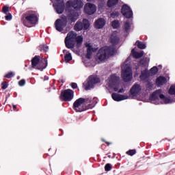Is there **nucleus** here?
Here are the masks:
<instances>
[{
  "instance_id": "1",
  "label": "nucleus",
  "mask_w": 175,
  "mask_h": 175,
  "mask_svg": "<svg viewBox=\"0 0 175 175\" xmlns=\"http://www.w3.org/2000/svg\"><path fill=\"white\" fill-rule=\"evenodd\" d=\"M84 6L81 0H70L66 3V12L68 14V18L72 23H75L80 16V10Z\"/></svg>"
},
{
  "instance_id": "2",
  "label": "nucleus",
  "mask_w": 175,
  "mask_h": 175,
  "mask_svg": "<svg viewBox=\"0 0 175 175\" xmlns=\"http://www.w3.org/2000/svg\"><path fill=\"white\" fill-rule=\"evenodd\" d=\"M96 103H98V98L95 97L93 98L92 97L79 98L74 102L72 109L77 113H81V111L88 110V109L95 107Z\"/></svg>"
},
{
  "instance_id": "3",
  "label": "nucleus",
  "mask_w": 175,
  "mask_h": 175,
  "mask_svg": "<svg viewBox=\"0 0 175 175\" xmlns=\"http://www.w3.org/2000/svg\"><path fill=\"white\" fill-rule=\"evenodd\" d=\"M83 36H77V33L75 31H70L65 38V45L67 49H71L74 53H79V51L75 50V46H76L77 49L81 47L83 44Z\"/></svg>"
},
{
  "instance_id": "4",
  "label": "nucleus",
  "mask_w": 175,
  "mask_h": 175,
  "mask_svg": "<svg viewBox=\"0 0 175 175\" xmlns=\"http://www.w3.org/2000/svg\"><path fill=\"white\" fill-rule=\"evenodd\" d=\"M117 52L116 46H103L99 49L96 55V61L98 62H105V60L109 58L111 55H114Z\"/></svg>"
},
{
  "instance_id": "5",
  "label": "nucleus",
  "mask_w": 175,
  "mask_h": 175,
  "mask_svg": "<svg viewBox=\"0 0 175 175\" xmlns=\"http://www.w3.org/2000/svg\"><path fill=\"white\" fill-rule=\"evenodd\" d=\"M161 94L162 90H158L153 92L150 96L152 103H154V105H167V103H172V102H173V100L165 97V95Z\"/></svg>"
},
{
  "instance_id": "6",
  "label": "nucleus",
  "mask_w": 175,
  "mask_h": 175,
  "mask_svg": "<svg viewBox=\"0 0 175 175\" xmlns=\"http://www.w3.org/2000/svg\"><path fill=\"white\" fill-rule=\"evenodd\" d=\"M107 83L109 88H112L116 92H117V91L119 92V94H124V92H125V90H124V88L119 90L120 77L116 75H111L107 79Z\"/></svg>"
},
{
  "instance_id": "7",
  "label": "nucleus",
  "mask_w": 175,
  "mask_h": 175,
  "mask_svg": "<svg viewBox=\"0 0 175 175\" xmlns=\"http://www.w3.org/2000/svg\"><path fill=\"white\" fill-rule=\"evenodd\" d=\"M25 21L23 24L25 27L31 28V27H35L39 21V18L35 12H29L26 14L25 17Z\"/></svg>"
},
{
  "instance_id": "8",
  "label": "nucleus",
  "mask_w": 175,
  "mask_h": 175,
  "mask_svg": "<svg viewBox=\"0 0 175 175\" xmlns=\"http://www.w3.org/2000/svg\"><path fill=\"white\" fill-rule=\"evenodd\" d=\"M31 68L38 70H43L47 68V59L36 55L31 60Z\"/></svg>"
},
{
  "instance_id": "9",
  "label": "nucleus",
  "mask_w": 175,
  "mask_h": 175,
  "mask_svg": "<svg viewBox=\"0 0 175 175\" xmlns=\"http://www.w3.org/2000/svg\"><path fill=\"white\" fill-rule=\"evenodd\" d=\"M122 77L124 81L132 80V69H131V64H128V60L122 65Z\"/></svg>"
},
{
  "instance_id": "10",
  "label": "nucleus",
  "mask_w": 175,
  "mask_h": 175,
  "mask_svg": "<svg viewBox=\"0 0 175 175\" xmlns=\"http://www.w3.org/2000/svg\"><path fill=\"white\" fill-rule=\"evenodd\" d=\"M100 83V79L96 75H92L88 78V80L83 83L85 90H88L95 87V84Z\"/></svg>"
},
{
  "instance_id": "11",
  "label": "nucleus",
  "mask_w": 175,
  "mask_h": 175,
  "mask_svg": "<svg viewBox=\"0 0 175 175\" xmlns=\"http://www.w3.org/2000/svg\"><path fill=\"white\" fill-rule=\"evenodd\" d=\"M59 98L62 101L70 102L75 98V92L70 89L62 91Z\"/></svg>"
},
{
  "instance_id": "12",
  "label": "nucleus",
  "mask_w": 175,
  "mask_h": 175,
  "mask_svg": "<svg viewBox=\"0 0 175 175\" xmlns=\"http://www.w3.org/2000/svg\"><path fill=\"white\" fill-rule=\"evenodd\" d=\"M66 25H68V17L66 16H62L61 18L57 19L55 22V29L59 32H62Z\"/></svg>"
},
{
  "instance_id": "13",
  "label": "nucleus",
  "mask_w": 175,
  "mask_h": 175,
  "mask_svg": "<svg viewBox=\"0 0 175 175\" xmlns=\"http://www.w3.org/2000/svg\"><path fill=\"white\" fill-rule=\"evenodd\" d=\"M142 94V86L137 83L134 84L130 89L129 98L136 99Z\"/></svg>"
},
{
  "instance_id": "14",
  "label": "nucleus",
  "mask_w": 175,
  "mask_h": 175,
  "mask_svg": "<svg viewBox=\"0 0 175 175\" xmlns=\"http://www.w3.org/2000/svg\"><path fill=\"white\" fill-rule=\"evenodd\" d=\"M150 75L148 72V70L147 68H145L144 71H142L141 75L139 77V79L141 81H143L144 83H148V88H149L150 90L152 88V83L150 82Z\"/></svg>"
},
{
  "instance_id": "15",
  "label": "nucleus",
  "mask_w": 175,
  "mask_h": 175,
  "mask_svg": "<svg viewBox=\"0 0 175 175\" xmlns=\"http://www.w3.org/2000/svg\"><path fill=\"white\" fill-rule=\"evenodd\" d=\"M88 28H90V21L85 18L83 20L82 23L80 21L77 22L74 27V29L77 31H81L83 29L87 30Z\"/></svg>"
},
{
  "instance_id": "16",
  "label": "nucleus",
  "mask_w": 175,
  "mask_h": 175,
  "mask_svg": "<svg viewBox=\"0 0 175 175\" xmlns=\"http://www.w3.org/2000/svg\"><path fill=\"white\" fill-rule=\"evenodd\" d=\"M96 5L92 3H88L84 6V13L88 14V16L95 14V13H96Z\"/></svg>"
},
{
  "instance_id": "17",
  "label": "nucleus",
  "mask_w": 175,
  "mask_h": 175,
  "mask_svg": "<svg viewBox=\"0 0 175 175\" xmlns=\"http://www.w3.org/2000/svg\"><path fill=\"white\" fill-rule=\"evenodd\" d=\"M122 14L126 18H132L133 17V12L128 5L125 4L122 7Z\"/></svg>"
},
{
  "instance_id": "18",
  "label": "nucleus",
  "mask_w": 175,
  "mask_h": 175,
  "mask_svg": "<svg viewBox=\"0 0 175 175\" xmlns=\"http://www.w3.org/2000/svg\"><path fill=\"white\" fill-rule=\"evenodd\" d=\"M85 46L87 49L86 58H88V59H91V55H92V53L97 51L98 47H94V45L89 42L85 43Z\"/></svg>"
},
{
  "instance_id": "19",
  "label": "nucleus",
  "mask_w": 175,
  "mask_h": 175,
  "mask_svg": "<svg viewBox=\"0 0 175 175\" xmlns=\"http://www.w3.org/2000/svg\"><path fill=\"white\" fill-rule=\"evenodd\" d=\"M53 6L57 14H62L64 10H65V3H64V1H62L60 3H53Z\"/></svg>"
},
{
  "instance_id": "20",
  "label": "nucleus",
  "mask_w": 175,
  "mask_h": 175,
  "mask_svg": "<svg viewBox=\"0 0 175 175\" xmlns=\"http://www.w3.org/2000/svg\"><path fill=\"white\" fill-rule=\"evenodd\" d=\"M112 99L116 102H121V100H126L129 99V95L128 94H120L117 93H113L111 94Z\"/></svg>"
},
{
  "instance_id": "21",
  "label": "nucleus",
  "mask_w": 175,
  "mask_h": 175,
  "mask_svg": "<svg viewBox=\"0 0 175 175\" xmlns=\"http://www.w3.org/2000/svg\"><path fill=\"white\" fill-rule=\"evenodd\" d=\"M131 27H132V20L128 19L123 25V32L125 36H128V33L131 32Z\"/></svg>"
},
{
  "instance_id": "22",
  "label": "nucleus",
  "mask_w": 175,
  "mask_h": 175,
  "mask_svg": "<svg viewBox=\"0 0 175 175\" xmlns=\"http://www.w3.org/2000/svg\"><path fill=\"white\" fill-rule=\"evenodd\" d=\"M105 25H106V21L102 18H98L94 23L95 28H97L98 29H101Z\"/></svg>"
},
{
  "instance_id": "23",
  "label": "nucleus",
  "mask_w": 175,
  "mask_h": 175,
  "mask_svg": "<svg viewBox=\"0 0 175 175\" xmlns=\"http://www.w3.org/2000/svg\"><path fill=\"white\" fill-rule=\"evenodd\" d=\"M110 42L113 46H116V44H118L120 42V38L117 36V31H113L110 36Z\"/></svg>"
},
{
  "instance_id": "24",
  "label": "nucleus",
  "mask_w": 175,
  "mask_h": 175,
  "mask_svg": "<svg viewBox=\"0 0 175 175\" xmlns=\"http://www.w3.org/2000/svg\"><path fill=\"white\" fill-rule=\"evenodd\" d=\"M167 83V79L164 77H159L156 80V84L158 87H161V85H163V84H166Z\"/></svg>"
},
{
  "instance_id": "25",
  "label": "nucleus",
  "mask_w": 175,
  "mask_h": 175,
  "mask_svg": "<svg viewBox=\"0 0 175 175\" xmlns=\"http://www.w3.org/2000/svg\"><path fill=\"white\" fill-rule=\"evenodd\" d=\"M63 53L64 54V59L66 62H69V61H72V53H69V51L66 50H64Z\"/></svg>"
},
{
  "instance_id": "26",
  "label": "nucleus",
  "mask_w": 175,
  "mask_h": 175,
  "mask_svg": "<svg viewBox=\"0 0 175 175\" xmlns=\"http://www.w3.org/2000/svg\"><path fill=\"white\" fill-rule=\"evenodd\" d=\"M131 53L134 58H141V57H143V51H141L140 52H136L135 49H132Z\"/></svg>"
},
{
  "instance_id": "27",
  "label": "nucleus",
  "mask_w": 175,
  "mask_h": 175,
  "mask_svg": "<svg viewBox=\"0 0 175 175\" xmlns=\"http://www.w3.org/2000/svg\"><path fill=\"white\" fill-rule=\"evenodd\" d=\"M148 73L150 77H152V76H155V75L158 73V67L154 66L150 70V71H148Z\"/></svg>"
},
{
  "instance_id": "28",
  "label": "nucleus",
  "mask_w": 175,
  "mask_h": 175,
  "mask_svg": "<svg viewBox=\"0 0 175 175\" xmlns=\"http://www.w3.org/2000/svg\"><path fill=\"white\" fill-rule=\"evenodd\" d=\"M139 66L144 68H147L148 66V60L147 59H143L139 62Z\"/></svg>"
},
{
  "instance_id": "29",
  "label": "nucleus",
  "mask_w": 175,
  "mask_h": 175,
  "mask_svg": "<svg viewBox=\"0 0 175 175\" xmlns=\"http://www.w3.org/2000/svg\"><path fill=\"white\" fill-rule=\"evenodd\" d=\"M135 46H137L138 49H140L141 50H144L146 47V44L140 41H137L135 42Z\"/></svg>"
},
{
  "instance_id": "30",
  "label": "nucleus",
  "mask_w": 175,
  "mask_h": 175,
  "mask_svg": "<svg viewBox=\"0 0 175 175\" xmlns=\"http://www.w3.org/2000/svg\"><path fill=\"white\" fill-rule=\"evenodd\" d=\"M118 3V0H108L107 5L109 8H114Z\"/></svg>"
},
{
  "instance_id": "31",
  "label": "nucleus",
  "mask_w": 175,
  "mask_h": 175,
  "mask_svg": "<svg viewBox=\"0 0 175 175\" xmlns=\"http://www.w3.org/2000/svg\"><path fill=\"white\" fill-rule=\"evenodd\" d=\"M120 22L118 21H113L111 22V27L114 29H117V28H120Z\"/></svg>"
},
{
  "instance_id": "32",
  "label": "nucleus",
  "mask_w": 175,
  "mask_h": 175,
  "mask_svg": "<svg viewBox=\"0 0 175 175\" xmlns=\"http://www.w3.org/2000/svg\"><path fill=\"white\" fill-rule=\"evenodd\" d=\"M40 51H44V53H47V51H49V46L46 44L40 45Z\"/></svg>"
},
{
  "instance_id": "33",
  "label": "nucleus",
  "mask_w": 175,
  "mask_h": 175,
  "mask_svg": "<svg viewBox=\"0 0 175 175\" xmlns=\"http://www.w3.org/2000/svg\"><path fill=\"white\" fill-rule=\"evenodd\" d=\"M168 93L170 95H175V85H173L170 88Z\"/></svg>"
},
{
  "instance_id": "34",
  "label": "nucleus",
  "mask_w": 175,
  "mask_h": 175,
  "mask_svg": "<svg viewBox=\"0 0 175 175\" xmlns=\"http://www.w3.org/2000/svg\"><path fill=\"white\" fill-rule=\"evenodd\" d=\"M14 75H15L14 72H8L7 75H5L4 77H5V79H12V77H13Z\"/></svg>"
},
{
  "instance_id": "35",
  "label": "nucleus",
  "mask_w": 175,
  "mask_h": 175,
  "mask_svg": "<svg viewBox=\"0 0 175 175\" xmlns=\"http://www.w3.org/2000/svg\"><path fill=\"white\" fill-rule=\"evenodd\" d=\"M111 164L110 163H107L105 166V172H110V170H111Z\"/></svg>"
},
{
  "instance_id": "36",
  "label": "nucleus",
  "mask_w": 175,
  "mask_h": 175,
  "mask_svg": "<svg viewBox=\"0 0 175 175\" xmlns=\"http://www.w3.org/2000/svg\"><path fill=\"white\" fill-rule=\"evenodd\" d=\"M126 154L128 155H130L131 157L135 155V154H136V150L133 149V150H130L129 151L126 152Z\"/></svg>"
},
{
  "instance_id": "37",
  "label": "nucleus",
  "mask_w": 175,
  "mask_h": 175,
  "mask_svg": "<svg viewBox=\"0 0 175 175\" xmlns=\"http://www.w3.org/2000/svg\"><path fill=\"white\" fill-rule=\"evenodd\" d=\"M118 16H120V13H118V12L116 11L111 14L110 17H111V18H116V17H118Z\"/></svg>"
},
{
  "instance_id": "38",
  "label": "nucleus",
  "mask_w": 175,
  "mask_h": 175,
  "mask_svg": "<svg viewBox=\"0 0 175 175\" xmlns=\"http://www.w3.org/2000/svg\"><path fill=\"white\" fill-rule=\"evenodd\" d=\"M8 12H9V7L8 5H5L3 8V13H5V14H8Z\"/></svg>"
},
{
  "instance_id": "39",
  "label": "nucleus",
  "mask_w": 175,
  "mask_h": 175,
  "mask_svg": "<svg viewBox=\"0 0 175 175\" xmlns=\"http://www.w3.org/2000/svg\"><path fill=\"white\" fill-rule=\"evenodd\" d=\"M1 85H2L1 87L2 90H6V88H8V87L9 86V85L6 82H3L1 83Z\"/></svg>"
},
{
  "instance_id": "40",
  "label": "nucleus",
  "mask_w": 175,
  "mask_h": 175,
  "mask_svg": "<svg viewBox=\"0 0 175 175\" xmlns=\"http://www.w3.org/2000/svg\"><path fill=\"white\" fill-rule=\"evenodd\" d=\"M12 14L9 13L8 14H7L5 16V20H7V21H10V20H12Z\"/></svg>"
},
{
  "instance_id": "41",
  "label": "nucleus",
  "mask_w": 175,
  "mask_h": 175,
  "mask_svg": "<svg viewBox=\"0 0 175 175\" xmlns=\"http://www.w3.org/2000/svg\"><path fill=\"white\" fill-rule=\"evenodd\" d=\"M18 85H20V87L25 85V81L24 79L19 81Z\"/></svg>"
},
{
  "instance_id": "42",
  "label": "nucleus",
  "mask_w": 175,
  "mask_h": 175,
  "mask_svg": "<svg viewBox=\"0 0 175 175\" xmlns=\"http://www.w3.org/2000/svg\"><path fill=\"white\" fill-rule=\"evenodd\" d=\"M71 87H72V88H73L74 90H76V88H77V83H71Z\"/></svg>"
},
{
  "instance_id": "43",
  "label": "nucleus",
  "mask_w": 175,
  "mask_h": 175,
  "mask_svg": "<svg viewBox=\"0 0 175 175\" xmlns=\"http://www.w3.org/2000/svg\"><path fill=\"white\" fill-rule=\"evenodd\" d=\"M88 2H92L94 0H87Z\"/></svg>"
},
{
  "instance_id": "44",
  "label": "nucleus",
  "mask_w": 175,
  "mask_h": 175,
  "mask_svg": "<svg viewBox=\"0 0 175 175\" xmlns=\"http://www.w3.org/2000/svg\"><path fill=\"white\" fill-rule=\"evenodd\" d=\"M45 80H49V77H45Z\"/></svg>"
},
{
  "instance_id": "45",
  "label": "nucleus",
  "mask_w": 175,
  "mask_h": 175,
  "mask_svg": "<svg viewBox=\"0 0 175 175\" xmlns=\"http://www.w3.org/2000/svg\"><path fill=\"white\" fill-rule=\"evenodd\" d=\"M14 109H16V105H13Z\"/></svg>"
},
{
  "instance_id": "46",
  "label": "nucleus",
  "mask_w": 175,
  "mask_h": 175,
  "mask_svg": "<svg viewBox=\"0 0 175 175\" xmlns=\"http://www.w3.org/2000/svg\"><path fill=\"white\" fill-rule=\"evenodd\" d=\"M136 76H137V74H135V75H134L135 77H136Z\"/></svg>"
},
{
  "instance_id": "47",
  "label": "nucleus",
  "mask_w": 175,
  "mask_h": 175,
  "mask_svg": "<svg viewBox=\"0 0 175 175\" xmlns=\"http://www.w3.org/2000/svg\"><path fill=\"white\" fill-rule=\"evenodd\" d=\"M98 8L100 9V5L98 6Z\"/></svg>"
}]
</instances>
